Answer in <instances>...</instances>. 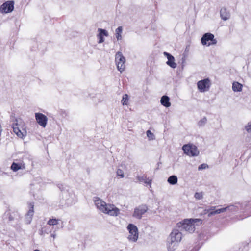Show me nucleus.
<instances>
[{"mask_svg":"<svg viewBox=\"0 0 251 251\" xmlns=\"http://www.w3.org/2000/svg\"><path fill=\"white\" fill-rule=\"evenodd\" d=\"M201 224L202 220L199 219H186L182 222L177 224L178 226L189 233H192L195 231V223Z\"/></svg>","mask_w":251,"mask_h":251,"instance_id":"f257e3e1","label":"nucleus"},{"mask_svg":"<svg viewBox=\"0 0 251 251\" xmlns=\"http://www.w3.org/2000/svg\"><path fill=\"white\" fill-rule=\"evenodd\" d=\"M216 206H209L208 208L204 210L203 212L204 214H207L208 217H210L215 214H220L227 211H236L237 210V207L230 205L226 207L221 208L219 209H216Z\"/></svg>","mask_w":251,"mask_h":251,"instance_id":"f03ea898","label":"nucleus"},{"mask_svg":"<svg viewBox=\"0 0 251 251\" xmlns=\"http://www.w3.org/2000/svg\"><path fill=\"white\" fill-rule=\"evenodd\" d=\"M103 204L99 205V208H98L102 212L113 216H116L119 214V209L114 205L107 204L104 201Z\"/></svg>","mask_w":251,"mask_h":251,"instance_id":"7ed1b4c3","label":"nucleus"},{"mask_svg":"<svg viewBox=\"0 0 251 251\" xmlns=\"http://www.w3.org/2000/svg\"><path fill=\"white\" fill-rule=\"evenodd\" d=\"M182 149L184 152L189 156H197L200 153L197 147L193 144L189 143L185 144L182 146Z\"/></svg>","mask_w":251,"mask_h":251,"instance_id":"20e7f679","label":"nucleus"},{"mask_svg":"<svg viewBox=\"0 0 251 251\" xmlns=\"http://www.w3.org/2000/svg\"><path fill=\"white\" fill-rule=\"evenodd\" d=\"M217 40L214 38V35L211 33H206L203 35L201 38V43L203 45L209 46L216 45Z\"/></svg>","mask_w":251,"mask_h":251,"instance_id":"39448f33","label":"nucleus"},{"mask_svg":"<svg viewBox=\"0 0 251 251\" xmlns=\"http://www.w3.org/2000/svg\"><path fill=\"white\" fill-rule=\"evenodd\" d=\"M115 62L118 70L120 72L124 71L126 68V59L120 51L117 52L115 55Z\"/></svg>","mask_w":251,"mask_h":251,"instance_id":"423d86ee","label":"nucleus"},{"mask_svg":"<svg viewBox=\"0 0 251 251\" xmlns=\"http://www.w3.org/2000/svg\"><path fill=\"white\" fill-rule=\"evenodd\" d=\"M127 229L129 232L128 239L130 241L136 242L138 238V230L137 226L132 224H129L127 226Z\"/></svg>","mask_w":251,"mask_h":251,"instance_id":"0eeeda50","label":"nucleus"},{"mask_svg":"<svg viewBox=\"0 0 251 251\" xmlns=\"http://www.w3.org/2000/svg\"><path fill=\"white\" fill-rule=\"evenodd\" d=\"M14 8V1L9 0L4 2L0 6V12L1 13H8L12 12Z\"/></svg>","mask_w":251,"mask_h":251,"instance_id":"6e6552de","label":"nucleus"},{"mask_svg":"<svg viewBox=\"0 0 251 251\" xmlns=\"http://www.w3.org/2000/svg\"><path fill=\"white\" fill-rule=\"evenodd\" d=\"M148 210L146 204H141L134 209L133 216L136 219H141L142 215H144Z\"/></svg>","mask_w":251,"mask_h":251,"instance_id":"1a4fd4ad","label":"nucleus"},{"mask_svg":"<svg viewBox=\"0 0 251 251\" xmlns=\"http://www.w3.org/2000/svg\"><path fill=\"white\" fill-rule=\"evenodd\" d=\"M210 85V80L208 78L200 80L197 82L198 89L201 92L207 91L209 89Z\"/></svg>","mask_w":251,"mask_h":251,"instance_id":"9d476101","label":"nucleus"},{"mask_svg":"<svg viewBox=\"0 0 251 251\" xmlns=\"http://www.w3.org/2000/svg\"><path fill=\"white\" fill-rule=\"evenodd\" d=\"M35 117L37 123L43 127H45L48 122L47 117L41 113H36Z\"/></svg>","mask_w":251,"mask_h":251,"instance_id":"9b49d317","label":"nucleus"},{"mask_svg":"<svg viewBox=\"0 0 251 251\" xmlns=\"http://www.w3.org/2000/svg\"><path fill=\"white\" fill-rule=\"evenodd\" d=\"M11 120L12 121H15L16 123H14L12 124V127L13 129L14 132L19 137L23 138L25 136V135L24 134V132H22L18 127V125L17 123V119L15 118L14 117L11 116Z\"/></svg>","mask_w":251,"mask_h":251,"instance_id":"f8f14e48","label":"nucleus"},{"mask_svg":"<svg viewBox=\"0 0 251 251\" xmlns=\"http://www.w3.org/2000/svg\"><path fill=\"white\" fill-rule=\"evenodd\" d=\"M169 238L179 243L182 239V233L177 229H174L170 234Z\"/></svg>","mask_w":251,"mask_h":251,"instance_id":"ddd939ff","label":"nucleus"},{"mask_svg":"<svg viewBox=\"0 0 251 251\" xmlns=\"http://www.w3.org/2000/svg\"><path fill=\"white\" fill-rule=\"evenodd\" d=\"M163 54L168 59L166 64L173 69L176 68L177 66V64L175 62V59L174 57L172 54L167 52H164Z\"/></svg>","mask_w":251,"mask_h":251,"instance_id":"4468645a","label":"nucleus"},{"mask_svg":"<svg viewBox=\"0 0 251 251\" xmlns=\"http://www.w3.org/2000/svg\"><path fill=\"white\" fill-rule=\"evenodd\" d=\"M29 210L27 213L25 215V220L26 223L29 224L32 219V217L34 214V203L30 202L28 204Z\"/></svg>","mask_w":251,"mask_h":251,"instance_id":"2eb2a0df","label":"nucleus"},{"mask_svg":"<svg viewBox=\"0 0 251 251\" xmlns=\"http://www.w3.org/2000/svg\"><path fill=\"white\" fill-rule=\"evenodd\" d=\"M220 15L223 20L226 21L230 18V13L226 7H224L220 10Z\"/></svg>","mask_w":251,"mask_h":251,"instance_id":"dca6fc26","label":"nucleus"},{"mask_svg":"<svg viewBox=\"0 0 251 251\" xmlns=\"http://www.w3.org/2000/svg\"><path fill=\"white\" fill-rule=\"evenodd\" d=\"M18 217V213L17 212L11 213L9 211H6L4 215V218H7L9 222L13 221L14 220L17 219Z\"/></svg>","mask_w":251,"mask_h":251,"instance_id":"f3484780","label":"nucleus"},{"mask_svg":"<svg viewBox=\"0 0 251 251\" xmlns=\"http://www.w3.org/2000/svg\"><path fill=\"white\" fill-rule=\"evenodd\" d=\"M178 243L174 240H171L170 238L168 239L167 249L168 251H174L176 249Z\"/></svg>","mask_w":251,"mask_h":251,"instance_id":"a211bd4d","label":"nucleus"},{"mask_svg":"<svg viewBox=\"0 0 251 251\" xmlns=\"http://www.w3.org/2000/svg\"><path fill=\"white\" fill-rule=\"evenodd\" d=\"M161 104L165 107H169L171 106L170 98L166 95L163 96L160 100Z\"/></svg>","mask_w":251,"mask_h":251,"instance_id":"6ab92c4d","label":"nucleus"},{"mask_svg":"<svg viewBox=\"0 0 251 251\" xmlns=\"http://www.w3.org/2000/svg\"><path fill=\"white\" fill-rule=\"evenodd\" d=\"M242 87L243 85L238 82H234L232 83V90L234 92H241Z\"/></svg>","mask_w":251,"mask_h":251,"instance_id":"aec40b11","label":"nucleus"},{"mask_svg":"<svg viewBox=\"0 0 251 251\" xmlns=\"http://www.w3.org/2000/svg\"><path fill=\"white\" fill-rule=\"evenodd\" d=\"M177 177L175 175H172L167 179L168 182L171 185L176 184L177 183Z\"/></svg>","mask_w":251,"mask_h":251,"instance_id":"412c9836","label":"nucleus"},{"mask_svg":"<svg viewBox=\"0 0 251 251\" xmlns=\"http://www.w3.org/2000/svg\"><path fill=\"white\" fill-rule=\"evenodd\" d=\"M123 31V28L122 26H119L115 30V35L118 40H121L122 38L121 33Z\"/></svg>","mask_w":251,"mask_h":251,"instance_id":"4be33fe9","label":"nucleus"},{"mask_svg":"<svg viewBox=\"0 0 251 251\" xmlns=\"http://www.w3.org/2000/svg\"><path fill=\"white\" fill-rule=\"evenodd\" d=\"M21 168V165L20 164L13 162L11 166V169L14 172L17 171Z\"/></svg>","mask_w":251,"mask_h":251,"instance_id":"5701e85b","label":"nucleus"},{"mask_svg":"<svg viewBox=\"0 0 251 251\" xmlns=\"http://www.w3.org/2000/svg\"><path fill=\"white\" fill-rule=\"evenodd\" d=\"M94 198L95 204L98 209L99 208V205L101 204H104V201H102V200H101L98 197H95Z\"/></svg>","mask_w":251,"mask_h":251,"instance_id":"b1692460","label":"nucleus"},{"mask_svg":"<svg viewBox=\"0 0 251 251\" xmlns=\"http://www.w3.org/2000/svg\"><path fill=\"white\" fill-rule=\"evenodd\" d=\"M207 118L206 117H203L201 120L198 122V126L200 127L203 126L207 123Z\"/></svg>","mask_w":251,"mask_h":251,"instance_id":"393cba45","label":"nucleus"},{"mask_svg":"<svg viewBox=\"0 0 251 251\" xmlns=\"http://www.w3.org/2000/svg\"><path fill=\"white\" fill-rule=\"evenodd\" d=\"M128 96L127 94H125L123 96V98L122 100V103L123 105H128Z\"/></svg>","mask_w":251,"mask_h":251,"instance_id":"a878e982","label":"nucleus"},{"mask_svg":"<svg viewBox=\"0 0 251 251\" xmlns=\"http://www.w3.org/2000/svg\"><path fill=\"white\" fill-rule=\"evenodd\" d=\"M47 224L50 226H55L58 224V220L56 219H50Z\"/></svg>","mask_w":251,"mask_h":251,"instance_id":"bb28decb","label":"nucleus"},{"mask_svg":"<svg viewBox=\"0 0 251 251\" xmlns=\"http://www.w3.org/2000/svg\"><path fill=\"white\" fill-rule=\"evenodd\" d=\"M99 34V35H102V36H105L106 37L108 36V32L104 29L99 28L98 29Z\"/></svg>","mask_w":251,"mask_h":251,"instance_id":"cd10ccee","label":"nucleus"},{"mask_svg":"<svg viewBox=\"0 0 251 251\" xmlns=\"http://www.w3.org/2000/svg\"><path fill=\"white\" fill-rule=\"evenodd\" d=\"M203 192H196L194 194V197L197 200H201L203 198Z\"/></svg>","mask_w":251,"mask_h":251,"instance_id":"c85d7f7f","label":"nucleus"},{"mask_svg":"<svg viewBox=\"0 0 251 251\" xmlns=\"http://www.w3.org/2000/svg\"><path fill=\"white\" fill-rule=\"evenodd\" d=\"M117 175L120 176L121 178H123L124 177V174L123 171L122 169H118L116 171Z\"/></svg>","mask_w":251,"mask_h":251,"instance_id":"c756f323","label":"nucleus"},{"mask_svg":"<svg viewBox=\"0 0 251 251\" xmlns=\"http://www.w3.org/2000/svg\"><path fill=\"white\" fill-rule=\"evenodd\" d=\"M147 135L150 139H153L154 138V134L150 130H147Z\"/></svg>","mask_w":251,"mask_h":251,"instance_id":"7c9ffc66","label":"nucleus"},{"mask_svg":"<svg viewBox=\"0 0 251 251\" xmlns=\"http://www.w3.org/2000/svg\"><path fill=\"white\" fill-rule=\"evenodd\" d=\"M208 167V166L207 164H205V163H203V164H201L199 167H198V170H201L202 169H206Z\"/></svg>","mask_w":251,"mask_h":251,"instance_id":"2f4dec72","label":"nucleus"},{"mask_svg":"<svg viewBox=\"0 0 251 251\" xmlns=\"http://www.w3.org/2000/svg\"><path fill=\"white\" fill-rule=\"evenodd\" d=\"M97 36L99 39V41H98L99 43H102L104 42V39L103 36H102V35L98 34Z\"/></svg>","mask_w":251,"mask_h":251,"instance_id":"473e14b6","label":"nucleus"},{"mask_svg":"<svg viewBox=\"0 0 251 251\" xmlns=\"http://www.w3.org/2000/svg\"><path fill=\"white\" fill-rule=\"evenodd\" d=\"M245 129L248 132L251 131V122H249L247 126H245Z\"/></svg>","mask_w":251,"mask_h":251,"instance_id":"72a5a7b5","label":"nucleus"},{"mask_svg":"<svg viewBox=\"0 0 251 251\" xmlns=\"http://www.w3.org/2000/svg\"><path fill=\"white\" fill-rule=\"evenodd\" d=\"M146 178V176H137V179L138 181L140 182H143L145 180V178Z\"/></svg>","mask_w":251,"mask_h":251,"instance_id":"f704fd0d","label":"nucleus"},{"mask_svg":"<svg viewBox=\"0 0 251 251\" xmlns=\"http://www.w3.org/2000/svg\"><path fill=\"white\" fill-rule=\"evenodd\" d=\"M151 179H150L149 178H146L145 180L144 181V183L147 184V185H149L150 186L151 184Z\"/></svg>","mask_w":251,"mask_h":251,"instance_id":"c9c22d12","label":"nucleus"},{"mask_svg":"<svg viewBox=\"0 0 251 251\" xmlns=\"http://www.w3.org/2000/svg\"><path fill=\"white\" fill-rule=\"evenodd\" d=\"M45 228V227L42 228L41 229V230H40V234L41 235H43L44 233H48V231H47Z\"/></svg>","mask_w":251,"mask_h":251,"instance_id":"e433bc0d","label":"nucleus"},{"mask_svg":"<svg viewBox=\"0 0 251 251\" xmlns=\"http://www.w3.org/2000/svg\"><path fill=\"white\" fill-rule=\"evenodd\" d=\"M57 187L61 191L64 190L63 185L62 184H58Z\"/></svg>","mask_w":251,"mask_h":251,"instance_id":"4c0bfd02","label":"nucleus"},{"mask_svg":"<svg viewBox=\"0 0 251 251\" xmlns=\"http://www.w3.org/2000/svg\"><path fill=\"white\" fill-rule=\"evenodd\" d=\"M50 236L54 238L56 236V235L55 234H51Z\"/></svg>","mask_w":251,"mask_h":251,"instance_id":"58836bf2","label":"nucleus"},{"mask_svg":"<svg viewBox=\"0 0 251 251\" xmlns=\"http://www.w3.org/2000/svg\"><path fill=\"white\" fill-rule=\"evenodd\" d=\"M157 164L158 167L156 168V169H158L159 166H160V165L161 164V162H158Z\"/></svg>","mask_w":251,"mask_h":251,"instance_id":"ea45409f","label":"nucleus"},{"mask_svg":"<svg viewBox=\"0 0 251 251\" xmlns=\"http://www.w3.org/2000/svg\"><path fill=\"white\" fill-rule=\"evenodd\" d=\"M34 251H40L38 249H36V250H34Z\"/></svg>","mask_w":251,"mask_h":251,"instance_id":"a19ab883","label":"nucleus"},{"mask_svg":"<svg viewBox=\"0 0 251 251\" xmlns=\"http://www.w3.org/2000/svg\"><path fill=\"white\" fill-rule=\"evenodd\" d=\"M184 61H185V59H183V62H184Z\"/></svg>","mask_w":251,"mask_h":251,"instance_id":"79ce46f5","label":"nucleus"}]
</instances>
